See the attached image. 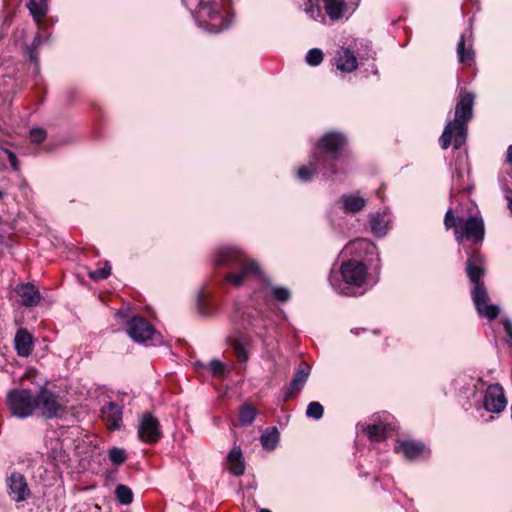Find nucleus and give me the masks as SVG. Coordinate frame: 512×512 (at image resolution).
I'll return each instance as SVG.
<instances>
[{
	"mask_svg": "<svg viewBox=\"0 0 512 512\" xmlns=\"http://www.w3.org/2000/svg\"><path fill=\"white\" fill-rule=\"evenodd\" d=\"M357 3H360V0H357Z\"/></svg>",
	"mask_w": 512,
	"mask_h": 512,
	"instance_id": "nucleus-53",
	"label": "nucleus"
},
{
	"mask_svg": "<svg viewBox=\"0 0 512 512\" xmlns=\"http://www.w3.org/2000/svg\"><path fill=\"white\" fill-rule=\"evenodd\" d=\"M35 398L37 399V409L41 411V414L45 418L51 419L57 415L60 408L57 395L47 389H41L40 392L35 395Z\"/></svg>",
	"mask_w": 512,
	"mask_h": 512,
	"instance_id": "nucleus-17",
	"label": "nucleus"
},
{
	"mask_svg": "<svg viewBox=\"0 0 512 512\" xmlns=\"http://www.w3.org/2000/svg\"><path fill=\"white\" fill-rule=\"evenodd\" d=\"M3 196H4V193L2 191H0V199H2Z\"/></svg>",
	"mask_w": 512,
	"mask_h": 512,
	"instance_id": "nucleus-52",
	"label": "nucleus"
},
{
	"mask_svg": "<svg viewBox=\"0 0 512 512\" xmlns=\"http://www.w3.org/2000/svg\"><path fill=\"white\" fill-rule=\"evenodd\" d=\"M320 6H311L305 8V14L311 20L326 24L327 19L331 23L348 20L359 6L357 0H322Z\"/></svg>",
	"mask_w": 512,
	"mask_h": 512,
	"instance_id": "nucleus-6",
	"label": "nucleus"
},
{
	"mask_svg": "<svg viewBox=\"0 0 512 512\" xmlns=\"http://www.w3.org/2000/svg\"><path fill=\"white\" fill-rule=\"evenodd\" d=\"M126 331L129 337L137 343H146L153 346L161 343L160 334L140 316H134L128 320Z\"/></svg>",
	"mask_w": 512,
	"mask_h": 512,
	"instance_id": "nucleus-9",
	"label": "nucleus"
},
{
	"mask_svg": "<svg viewBox=\"0 0 512 512\" xmlns=\"http://www.w3.org/2000/svg\"><path fill=\"white\" fill-rule=\"evenodd\" d=\"M46 41V38L42 36L41 34H37L31 45L29 46V58L31 61H36V58L34 56V51L39 48L44 42Z\"/></svg>",
	"mask_w": 512,
	"mask_h": 512,
	"instance_id": "nucleus-43",
	"label": "nucleus"
},
{
	"mask_svg": "<svg viewBox=\"0 0 512 512\" xmlns=\"http://www.w3.org/2000/svg\"><path fill=\"white\" fill-rule=\"evenodd\" d=\"M216 5L215 1L201 0L194 13L198 26L211 33H219L230 26V21L221 15Z\"/></svg>",
	"mask_w": 512,
	"mask_h": 512,
	"instance_id": "nucleus-7",
	"label": "nucleus"
},
{
	"mask_svg": "<svg viewBox=\"0 0 512 512\" xmlns=\"http://www.w3.org/2000/svg\"><path fill=\"white\" fill-rule=\"evenodd\" d=\"M309 5H311V6H320L319 5V0H305V2L302 5V9H303L304 12H305V8L309 7Z\"/></svg>",
	"mask_w": 512,
	"mask_h": 512,
	"instance_id": "nucleus-49",
	"label": "nucleus"
},
{
	"mask_svg": "<svg viewBox=\"0 0 512 512\" xmlns=\"http://www.w3.org/2000/svg\"><path fill=\"white\" fill-rule=\"evenodd\" d=\"M110 273H111V267H110L109 263L106 262L105 266L103 268L90 271L88 273V275L92 280L98 281V280H103V279L108 278Z\"/></svg>",
	"mask_w": 512,
	"mask_h": 512,
	"instance_id": "nucleus-41",
	"label": "nucleus"
},
{
	"mask_svg": "<svg viewBox=\"0 0 512 512\" xmlns=\"http://www.w3.org/2000/svg\"><path fill=\"white\" fill-rule=\"evenodd\" d=\"M466 273L472 283V288L475 289L477 286L486 288L481 278L485 274L484 260L481 254L472 252L469 254L466 262Z\"/></svg>",
	"mask_w": 512,
	"mask_h": 512,
	"instance_id": "nucleus-15",
	"label": "nucleus"
},
{
	"mask_svg": "<svg viewBox=\"0 0 512 512\" xmlns=\"http://www.w3.org/2000/svg\"><path fill=\"white\" fill-rule=\"evenodd\" d=\"M122 406L113 401L105 402L101 408V418L110 430H119L122 425Z\"/></svg>",
	"mask_w": 512,
	"mask_h": 512,
	"instance_id": "nucleus-18",
	"label": "nucleus"
},
{
	"mask_svg": "<svg viewBox=\"0 0 512 512\" xmlns=\"http://www.w3.org/2000/svg\"><path fill=\"white\" fill-rule=\"evenodd\" d=\"M475 94L461 90L455 106L454 119L449 121L440 137L443 149H448L454 136V148L460 149L467 139V124L473 117Z\"/></svg>",
	"mask_w": 512,
	"mask_h": 512,
	"instance_id": "nucleus-4",
	"label": "nucleus"
},
{
	"mask_svg": "<svg viewBox=\"0 0 512 512\" xmlns=\"http://www.w3.org/2000/svg\"><path fill=\"white\" fill-rule=\"evenodd\" d=\"M3 147L0 146V150L2 149Z\"/></svg>",
	"mask_w": 512,
	"mask_h": 512,
	"instance_id": "nucleus-54",
	"label": "nucleus"
},
{
	"mask_svg": "<svg viewBox=\"0 0 512 512\" xmlns=\"http://www.w3.org/2000/svg\"><path fill=\"white\" fill-rule=\"evenodd\" d=\"M467 215L462 207L449 208L444 216V226L447 230L454 228L455 240L461 243L463 239L473 243L484 240L485 225L474 202L466 203Z\"/></svg>",
	"mask_w": 512,
	"mask_h": 512,
	"instance_id": "nucleus-3",
	"label": "nucleus"
},
{
	"mask_svg": "<svg viewBox=\"0 0 512 512\" xmlns=\"http://www.w3.org/2000/svg\"><path fill=\"white\" fill-rule=\"evenodd\" d=\"M7 407L13 417L25 419L37 409V399L29 389H12L7 393Z\"/></svg>",
	"mask_w": 512,
	"mask_h": 512,
	"instance_id": "nucleus-8",
	"label": "nucleus"
},
{
	"mask_svg": "<svg viewBox=\"0 0 512 512\" xmlns=\"http://www.w3.org/2000/svg\"><path fill=\"white\" fill-rule=\"evenodd\" d=\"M208 366L214 376H222L226 371L225 365L217 359L211 360Z\"/></svg>",
	"mask_w": 512,
	"mask_h": 512,
	"instance_id": "nucleus-45",
	"label": "nucleus"
},
{
	"mask_svg": "<svg viewBox=\"0 0 512 512\" xmlns=\"http://www.w3.org/2000/svg\"><path fill=\"white\" fill-rule=\"evenodd\" d=\"M392 429L393 427L390 423L379 421L378 423L367 425L364 431L371 440L380 441L383 440L386 437L387 432Z\"/></svg>",
	"mask_w": 512,
	"mask_h": 512,
	"instance_id": "nucleus-31",
	"label": "nucleus"
},
{
	"mask_svg": "<svg viewBox=\"0 0 512 512\" xmlns=\"http://www.w3.org/2000/svg\"><path fill=\"white\" fill-rule=\"evenodd\" d=\"M456 53L459 63L471 65L474 62L475 52L473 49V30L469 27L457 43Z\"/></svg>",
	"mask_w": 512,
	"mask_h": 512,
	"instance_id": "nucleus-16",
	"label": "nucleus"
},
{
	"mask_svg": "<svg viewBox=\"0 0 512 512\" xmlns=\"http://www.w3.org/2000/svg\"><path fill=\"white\" fill-rule=\"evenodd\" d=\"M108 458L113 464L120 465L126 460V452L122 448L113 447L108 451Z\"/></svg>",
	"mask_w": 512,
	"mask_h": 512,
	"instance_id": "nucleus-39",
	"label": "nucleus"
},
{
	"mask_svg": "<svg viewBox=\"0 0 512 512\" xmlns=\"http://www.w3.org/2000/svg\"><path fill=\"white\" fill-rule=\"evenodd\" d=\"M346 146L347 138L344 134L336 131L325 133L315 144L308 164L298 168V179L302 182H310L315 175L321 174L328 180L345 173Z\"/></svg>",
	"mask_w": 512,
	"mask_h": 512,
	"instance_id": "nucleus-1",
	"label": "nucleus"
},
{
	"mask_svg": "<svg viewBox=\"0 0 512 512\" xmlns=\"http://www.w3.org/2000/svg\"><path fill=\"white\" fill-rule=\"evenodd\" d=\"M29 13L37 25H40L48 12L47 0H29L26 4Z\"/></svg>",
	"mask_w": 512,
	"mask_h": 512,
	"instance_id": "nucleus-30",
	"label": "nucleus"
},
{
	"mask_svg": "<svg viewBox=\"0 0 512 512\" xmlns=\"http://www.w3.org/2000/svg\"><path fill=\"white\" fill-rule=\"evenodd\" d=\"M507 406L503 388L499 384L489 385L484 393L482 407L490 413H500Z\"/></svg>",
	"mask_w": 512,
	"mask_h": 512,
	"instance_id": "nucleus-13",
	"label": "nucleus"
},
{
	"mask_svg": "<svg viewBox=\"0 0 512 512\" xmlns=\"http://www.w3.org/2000/svg\"><path fill=\"white\" fill-rule=\"evenodd\" d=\"M214 262L219 266H227L231 271L225 276L230 284L239 287L254 279L262 280L265 275L262 273L259 264L247 257L236 246H222L214 254Z\"/></svg>",
	"mask_w": 512,
	"mask_h": 512,
	"instance_id": "nucleus-2",
	"label": "nucleus"
},
{
	"mask_svg": "<svg viewBox=\"0 0 512 512\" xmlns=\"http://www.w3.org/2000/svg\"><path fill=\"white\" fill-rule=\"evenodd\" d=\"M340 281L336 276L330 275L329 282L336 293L344 296H356L357 290L363 294L371 287L368 282V268L365 263L356 259L344 261L340 266Z\"/></svg>",
	"mask_w": 512,
	"mask_h": 512,
	"instance_id": "nucleus-5",
	"label": "nucleus"
},
{
	"mask_svg": "<svg viewBox=\"0 0 512 512\" xmlns=\"http://www.w3.org/2000/svg\"><path fill=\"white\" fill-rule=\"evenodd\" d=\"M195 365L198 366V367H204V364L201 363V362H196Z\"/></svg>",
	"mask_w": 512,
	"mask_h": 512,
	"instance_id": "nucleus-51",
	"label": "nucleus"
},
{
	"mask_svg": "<svg viewBox=\"0 0 512 512\" xmlns=\"http://www.w3.org/2000/svg\"><path fill=\"white\" fill-rule=\"evenodd\" d=\"M425 445L421 442L414 440H406L399 443L396 451L402 452L404 457L409 460L419 458L425 452Z\"/></svg>",
	"mask_w": 512,
	"mask_h": 512,
	"instance_id": "nucleus-27",
	"label": "nucleus"
},
{
	"mask_svg": "<svg viewBox=\"0 0 512 512\" xmlns=\"http://www.w3.org/2000/svg\"><path fill=\"white\" fill-rule=\"evenodd\" d=\"M306 63L310 66H318L323 61V52L321 49L312 48L306 54Z\"/></svg>",
	"mask_w": 512,
	"mask_h": 512,
	"instance_id": "nucleus-40",
	"label": "nucleus"
},
{
	"mask_svg": "<svg viewBox=\"0 0 512 512\" xmlns=\"http://www.w3.org/2000/svg\"><path fill=\"white\" fill-rule=\"evenodd\" d=\"M359 45L361 47H363L365 50H367V54H366L367 58H370V57L374 58V53L371 50V43L370 42L362 40V41L359 42Z\"/></svg>",
	"mask_w": 512,
	"mask_h": 512,
	"instance_id": "nucleus-47",
	"label": "nucleus"
},
{
	"mask_svg": "<svg viewBox=\"0 0 512 512\" xmlns=\"http://www.w3.org/2000/svg\"><path fill=\"white\" fill-rule=\"evenodd\" d=\"M310 372V366L304 361L300 362L289 386L287 387L286 398L299 393L303 389L308 380Z\"/></svg>",
	"mask_w": 512,
	"mask_h": 512,
	"instance_id": "nucleus-23",
	"label": "nucleus"
},
{
	"mask_svg": "<svg viewBox=\"0 0 512 512\" xmlns=\"http://www.w3.org/2000/svg\"><path fill=\"white\" fill-rule=\"evenodd\" d=\"M115 496L117 500L123 505H128L133 501L132 490L124 484H119L116 486Z\"/></svg>",
	"mask_w": 512,
	"mask_h": 512,
	"instance_id": "nucleus-36",
	"label": "nucleus"
},
{
	"mask_svg": "<svg viewBox=\"0 0 512 512\" xmlns=\"http://www.w3.org/2000/svg\"><path fill=\"white\" fill-rule=\"evenodd\" d=\"M505 164L507 166L512 165V145H509L506 151Z\"/></svg>",
	"mask_w": 512,
	"mask_h": 512,
	"instance_id": "nucleus-48",
	"label": "nucleus"
},
{
	"mask_svg": "<svg viewBox=\"0 0 512 512\" xmlns=\"http://www.w3.org/2000/svg\"><path fill=\"white\" fill-rule=\"evenodd\" d=\"M33 337L26 329H19L14 338V348L21 357H28L33 350Z\"/></svg>",
	"mask_w": 512,
	"mask_h": 512,
	"instance_id": "nucleus-25",
	"label": "nucleus"
},
{
	"mask_svg": "<svg viewBox=\"0 0 512 512\" xmlns=\"http://www.w3.org/2000/svg\"><path fill=\"white\" fill-rule=\"evenodd\" d=\"M258 512H271V510L267 508H261Z\"/></svg>",
	"mask_w": 512,
	"mask_h": 512,
	"instance_id": "nucleus-50",
	"label": "nucleus"
},
{
	"mask_svg": "<svg viewBox=\"0 0 512 512\" xmlns=\"http://www.w3.org/2000/svg\"><path fill=\"white\" fill-rule=\"evenodd\" d=\"M504 330L506 332V342L510 346L512 341V321L510 318L506 317L502 319Z\"/></svg>",
	"mask_w": 512,
	"mask_h": 512,
	"instance_id": "nucleus-46",
	"label": "nucleus"
},
{
	"mask_svg": "<svg viewBox=\"0 0 512 512\" xmlns=\"http://www.w3.org/2000/svg\"><path fill=\"white\" fill-rule=\"evenodd\" d=\"M263 284L264 286L259 293L263 296L265 301H268L270 298L282 303L290 300L291 291L287 287L274 285L266 277L263 279Z\"/></svg>",
	"mask_w": 512,
	"mask_h": 512,
	"instance_id": "nucleus-22",
	"label": "nucleus"
},
{
	"mask_svg": "<svg viewBox=\"0 0 512 512\" xmlns=\"http://www.w3.org/2000/svg\"><path fill=\"white\" fill-rule=\"evenodd\" d=\"M47 454L53 462L58 464H65L69 460V456L64 449L63 442L58 437H51L46 441Z\"/></svg>",
	"mask_w": 512,
	"mask_h": 512,
	"instance_id": "nucleus-24",
	"label": "nucleus"
},
{
	"mask_svg": "<svg viewBox=\"0 0 512 512\" xmlns=\"http://www.w3.org/2000/svg\"><path fill=\"white\" fill-rule=\"evenodd\" d=\"M250 325L254 329V332L261 338L265 337L267 331V325L264 319H250Z\"/></svg>",
	"mask_w": 512,
	"mask_h": 512,
	"instance_id": "nucleus-42",
	"label": "nucleus"
},
{
	"mask_svg": "<svg viewBox=\"0 0 512 512\" xmlns=\"http://www.w3.org/2000/svg\"><path fill=\"white\" fill-rule=\"evenodd\" d=\"M257 409L251 404L245 403L239 409V422L242 426L251 425L257 415Z\"/></svg>",
	"mask_w": 512,
	"mask_h": 512,
	"instance_id": "nucleus-34",
	"label": "nucleus"
},
{
	"mask_svg": "<svg viewBox=\"0 0 512 512\" xmlns=\"http://www.w3.org/2000/svg\"><path fill=\"white\" fill-rule=\"evenodd\" d=\"M228 342L233 348L234 354L239 362H246L249 359L251 338L244 333H237L228 337Z\"/></svg>",
	"mask_w": 512,
	"mask_h": 512,
	"instance_id": "nucleus-21",
	"label": "nucleus"
},
{
	"mask_svg": "<svg viewBox=\"0 0 512 512\" xmlns=\"http://www.w3.org/2000/svg\"><path fill=\"white\" fill-rule=\"evenodd\" d=\"M196 306L198 312L203 316H210L214 313V308L210 305L209 299L204 291L197 294Z\"/></svg>",
	"mask_w": 512,
	"mask_h": 512,
	"instance_id": "nucleus-35",
	"label": "nucleus"
},
{
	"mask_svg": "<svg viewBox=\"0 0 512 512\" xmlns=\"http://www.w3.org/2000/svg\"><path fill=\"white\" fill-rule=\"evenodd\" d=\"M368 199L359 191L342 194L334 203V207L345 215H355L367 206Z\"/></svg>",
	"mask_w": 512,
	"mask_h": 512,
	"instance_id": "nucleus-11",
	"label": "nucleus"
},
{
	"mask_svg": "<svg viewBox=\"0 0 512 512\" xmlns=\"http://www.w3.org/2000/svg\"><path fill=\"white\" fill-rule=\"evenodd\" d=\"M138 435L139 438L146 443L159 441L162 432L158 419L149 412L144 413L138 425Z\"/></svg>",
	"mask_w": 512,
	"mask_h": 512,
	"instance_id": "nucleus-14",
	"label": "nucleus"
},
{
	"mask_svg": "<svg viewBox=\"0 0 512 512\" xmlns=\"http://www.w3.org/2000/svg\"><path fill=\"white\" fill-rule=\"evenodd\" d=\"M368 223L372 234L377 238L385 237L392 228V212L385 208L368 215Z\"/></svg>",
	"mask_w": 512,
	"mask_h": 512,
	"instance_id": "nucleus-12",
	"label": "nucleus"
},
{
	"mask_svg": "<svg viewBox=\"0 0 512 512\" xmlns=\"http://www.w3.org/2000/svg\"><path fill=\"white\" fill-rule=\"evenodd\" d=\"M229 471L235 476H241L245 472V462L241 448L234 446L227 455Z\"/></svg>",
	"mask_w": 512,
	"mask_h": 512,
	"instance_id": "nucleus-28",
	"label": "nucleus"
},
{
	"mask_svg": "<svg viewBox=\"0 0 512 512\" xmlns=\"http://www.w3.org/2000/svg\"><path fill=\"white\" fill-rule=\"evenodd\" d=\"M47 133L42 128H32L30 130V139L35 144H41L46 139Z\"/></svg>",
	"mask_w": 512,
	"mask_h": 512,
	"instance_id": "nucleus-44",
	"label": "nucleus"
},
{
	"mask_svg": "<svg viewBox=\"0 0 512 512\" xmlns=\"http://www.w3.org/2000/svg\"><path fill=\"white\" fill-rule=\"evenodd\" d=\"M348 248L353 249V250L363 251L369 255H376L377 264L374 267V269L377 273L380 272V268H381L380 261L381 260H380V257H379L378 251H377L378 248H377L376 244H374L372 241H370L368 239H357V240L351 242L349 244Z\"/></svg>",
	"mask_w": 512,
	"mask_h": 512,
	"instance_id": "nucleus-29",
	"label": "nucleus"
},
{
	"mask_svg": "<svg viewBox=\"0 0 512 512\" xmlns=\"http://www.w3.org/2000/svg\"><path fill=\"white\" fill-rule=\"evenodd\" d=\"M498 180H499L500 188L504 193V198L507 201V207L512 212V190L510 188L512 175H511L510 171L508 169L505 171H502L499 174Z\"/></svg>",
	"mask_w": 512,
	"mask_h": 512,
	"instance_id": "nucleus-33",
	"label": "nucleus"
},
{
	"mask_svg": "<svg viewBox=\"0 0 512 512\" xmlns=\"http://www.w3.org/2000/svg\"><path fill=\"white\" fill-rule=\"evenodd\" d=\"M324 408L321 403L317 401L310 402L307 406L306 416L315 420L322 418Z\"/></svg>",
	"mask_w": 512,
	"mask_h": 512,
	"instance_id": "nucleus-38",
	"label": "nucleus"
},
{
	"mask_svg": "<svg viewBox=\"0 0 512 512\" xmlns=\"http://www.w3.org/2000/svg\"><path fill=\"white\" fill-rule=\"evenodd\" d=\"M280 439L279 431L276 427L267 428L260 437L261 444L266 450H274Z\"/></svg>",
	"mask_w": 512,
	"mask_h": 512,
	"instance_id": "nucleus-32",
	"label": "nucleus"
},
{
	"mask_svg": "<svg viewBox=\"0 0 512 512\" xmlns=\"http://www.w3.org/2000/svg\"><path fill=\"white\" fill-rule=\"evenodd\" d=\"M471 298L480 318L493 321L500 315V306L489 303L490 297L487 288L477 286L475 289H471Z\"/></svg>",
	"mask_w": 512,
	"mask_h": 512,
	"instance_id": "nucleus-10",
	"label": "nucleus"
},
{
	"mask_svg": "<svg viewBox=\"0 0 512 512\" xmlns=\"http://www.w3.org/2000/svg\"><path fill=\"white\" fill-rule=\"evenodd\" d=\"M9 487V495L13 500L20 502L26 500L30 494V490L24 475L13 472L7 479Z\"/></svg>",
	"mask_w": 512,
	"mask_h": 512,
	"instance_id": "nucleus-19",
	"label": "nucleus"
},
{
	"mask_svg": "<svg viewBox=\"0 0 512 512\" xmlns=\"http://www.w3.org/2000/svg\"><path fill=\"white\" fill-rule=\"evenodd\" d=\"M463 177L464 173L459 170H456V173L452 176L451 197H453L454 192H466L471 189L469 184L464 185L461 183Z\"/></svg>",
	"mask_w": 512,
	"mask_h": 512,
	"instance_id": "nucleus-37",
	"label": "nucleus"
},
{
	"mask_svg": "<svg viewBox=\"0 0 512 512\" xmlns=\"http://www.w3.org/2000/svg\"><path fill=\"white\" fill-rule=\"evenodd\" d=\"M336 67L342 72L350 73L354 71L357 66V58L354 52L348 48L341 47L337 51Z\"/></svg>",
	"mask_w": 512,
	"mask_h": 512,
	"instance_id": "nucleus-26",
	"label": "nucleus"
},
{
	"mask_svg": "<svg viewBox=\"0 0 512 512\" xmlns=\"http://www.w3.org/2000/svg\"><path fill=\"white\" fill-rule=\"evenodd\" d=\"M15 292L20 298V303L24 307H35L41 300V294L39 289L30 282L21 283L16 286Z\"/></svg>",
	"mask_w": 512,
	"mask_h": 512,
	"instance_id": "nucleus-20",
	"label": "nucleus"
}]
</instances>
